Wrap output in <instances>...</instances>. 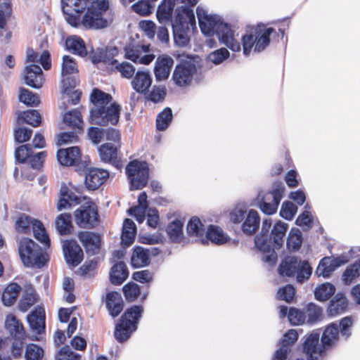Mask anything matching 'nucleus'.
<instances>
[{"instance_id": "obj_43", "label": "nucleus", "mask_w": 360, "mask_h": 360, "mask_svg": "<svg viewBox=\"0 0 360 360\" xmlns=\"http://www.w3.org/2000/svg\"><path fill=\"white\" fill-rule=\"evenodd\" d=\"M184 222L180 219L171 221L166 228L167 233L172 242L180 243L183 239Z\"/></svg>"}, {"instance_id": "obj_8", "label": "nucleus", "mask_w": 360, "mask_h": 360, "mask_svg": "<svg viewBox=\"0 0 360 360\" xmlns=\"http://www.w3.org/2000/svg\"><path fill=\"white\" fill-rule=\"evenodd\" d=\"M278 271L281 276L296 277L298 283L309 279L312 269L307 261H302L295 256H287L281 262Z\"/></svg>"}, {"instance_id": "obj_2", "label": "nucleus", "mask_w": 360, "mask_h": 360, "mask_svg": "<svg viewBox=\"0 0 360 360\" xmlns=\"http://www.w3.org/2000/svg\"><path fill=\"white\" fill-rule=\"evenodd\" d=\"M271 225V219H264L261 232L255 238V244L257 248L262 252V261L270 265H274L278 260L276 250H278L283 246L288 225L278 221L274 225L271 233H269Z\"/></svg>"}, {"instance_id": "obj_32", "label": "nucleus", "mask_w": 360, "mask_h": 360, "mask_svg": "<svg viewBox=\"0 0 360 360\" xmlns=\"http://www.w3.org/2000/svg\"><path fill=\"white\" fill-rule=\"evenodd\" d=\"M259 224L260 217L259 213L255 210H250L244 219L241 229L245 235L252 236L259 229Z\"/></svg>"}, {"instance_id": "obj_61", "label": "nucleus", "mask_w": 360, "mask_h": 360, "mask_svg": "<svg viewBox=\"0 0 360 360\" xmlns=\"http://www.w3.org/2000/svg\"><path fill=\"white\" fill-rule=\"evenodd\" d=\"M167 95V89L164 86H153L152 90L148 94L147 99L157 103L165 100Z\"/></svg>"}, {"instance_id": "obj_24", "label": "nucleus", "mask_w": 360, "mask_h": 360, "mask_svg": "<svg viewBox=\"0 0 360 360\" xmlns=\"http://www.w3.org/2000/svg\"><path fill=\"white\" fill-rule=\"evenodd\" d=\"M45 77L40 66L30 64L24 69V82L29 86L39 89L42 87Z\"/></svg>"}, {"instance_id": "obj_39", "label": "nucleus", "mask_w": 360, "mask_h": 360, "mask_svg": "<svg viewBox=\"0 0 360 360\" xmlns=\"http://www.w3.org/2000/svg\"><path fill=\"white\" fill-rule=\"evenodd\" d=\"M348 302L346 297L342 293H338L329 303L328 314L335 316L344 313L347 308Z\"/></svg>"}, {"instance_id": "obj_50", "label": "nucleus", "mask_w": 360, "mask_h": 360, "mask_svg": "<svg viewBox=\"0 0 360 360\" xmlns=\"http://www.w3.org/2000/svg\"><path fill=\"white\" fill-rule=\"evenodd\" d=\"M335 286L331 283H326L316 288L314 295L316 299L319 301H326L335 294Z\"/></svg>"}, {"instance_id": "obj_38", "label": "nucleus", "mask_w": 360, "mask_h": 360, "mask_svg": "<svg viewBox=\"0 0 360 360\" xmlns=\"http://www.w3.org/2000/svg\"><path fill=\"white\" fill-rule=\"evenodd\" d=\"M89 101L92 103L91 109L99 108L101 106H106L112 103V96L98 88H94L90 94Z\"/></svg>"}, {"instance_id": "obj_12", "label": "nucleus", "mask_w": 360, "mask_h": 360, "mask_svg": "<svg viewBox=\"0 0 360 360\" xmlns=\"http://www.w3.org/2000/svg\"><path fill=\"white\" fill-rule=\"evenodd\" d=\"M49 261L48 255L34 240L24 238V266L41 269Z\"/></svg>"}, {"instance_id": "obj_3", "label": "nucleus", "mask_w": 360, "mask_h": 360, "mask_svg": "<svg viewBox=\"0 0 360 360\" xmlns=\"http://www.w3.org/2000/svg\"><path fill=\"white\" fill-rule=\"evenodd\" d=\"M198 24L201 32L208 36L216 34L219 41L233 52L241 49V43L236 38L235 32L231 26L224 22L217 15H208L205 10L198 7L196 9Z\"/></svg>"}, {"instance_id": "obj_53", "label": "nucleus", "mask_w": 360, "mask_h": 360, "mask_svg": "<svg viewBox=\"0 0 360 360\" xmlns=\"http://www.w3.org/2000/svg\"><path fill=\"white\" fill-rule=\"evenodd\" d=\"M284 188L281 186L269 191L263 195L259 202L276 203L277 206L280 204Z\"/></svg>"}, {"instance_id": "obj_33", "label": "nucleus", "mask_w": 360, "mask_h": 360, "mask_svg": "<svg viewBox=\"0 0 360 360\" xmlns=\"http://www.w3.org/2000/svg\"><path fill=\"white\" fill-rule=\"evenodd\" d=\"M63 122L72 130L79 133L83 131L84 122L82 113L79 110L74 109L65 112L63 116Z\"/></svg>"}, {"instance_id": "obj_63", "label": "nucleus", "mask_w": 360, "mask_h": 360, "mask_svg": "<svg viewBox=\"0 0 360 360\" xmlns=\"http://www.w3.org/2000/svg\"><path fill=\"white\" fill-rule=\"evenodd\" d=\"M230 56L229 51L226 48H220L211 52L207 58L215 65H219L227 59Z\"/></svg>"}, {"instance_id": "obj_35", "label": "nucleus", "mask_w": 360, "mask_h": 360, "mask_svg": "<svg viewBox=\"0 0 360 360\" xmlns=\"http://www.w3.org/2000/svg\"><path fill=\"white\" fill-rule=\"evenodd\" d=\"M129 276V271L124 262L115 264L110 271V281L115 285H121Z\"/></svg>"}, {"instance_id": "obj_62", "label": "nucleus", "mask_w": 360, "mask_h": 360, "mask_svg": "<svg viewBox=\"0 0 360 360\" xmlns=\"http://www.w3.org/2000/svg\"><path fill=\"white\" fill-rule=\"evenodd\" d=\"M12 13L11 2L10 0H5L0 3V28L4 30L6 26V20Z\"/></svg>"}, {"instance_id": "obj_13", "label": "nucleus", "mask_w": 360, "mask_h": 360, "mask_svg": "<svg viewBox=\"0 0 360 360\" xmlns=\"http://www.w3.org/2000/svg\"><path fill=\"white\" fill-rule=\"evenodd\" d=\"M76 224L83 229H93L99 221V214L96 206L91 202L81 205L74 212Z\"/></svg>"}, {"instance_id": "obj_1", "label": "nucleus", "mask_w": 360, "mask_h": 360, "mask_svg": "<svg viewBox=\"0 0 360 360\" xmlns=\"http://www.w3.org/2000/svg\"><path fill=\"white\" fill-rule=\"evenodd\" d=\"M62 4L66 22L73 27L82 25L88 29H101L108 26L103 14L109 8L108 0H67Z\"/></svg>"}, {"instance_id": "obj_34", "label": "nucleus", "mask_w": 360, "mask_h": 360, "mask_svg": "<svg viewBox=\"0 0 360 360\" xmlns=\"http://www.w3.org/2000/svg\"><path fill=\"white\" fill-rule=\"evenodd\" d=\"M66 49L75 55L80 57L87 56V49L83 39L77 35H71L65 39Z\"/></svg>"}, {"instance_id": "obj_51", "label": "nucleus", "mask_w": 360, "mask_h": 360, "mask_svg": "<svg viewBox=\"0 0 360 360\" xmlns=\"http://www.w3.org/2000/svg\"><path fill=\"white\" fill-rule=\"evenodd\" d=\"M302 243V233L299 229H291L288 233L286 245L290 251L298 250Z\"/></svg>"}, {"instance_id": "obj_5", "label": "nucleus", "mask_w": 360, "mask_h": 360, "mask_svg": "<svg viewBox=\"0 0 360 360\" xmlns=\"http://www.w3.org/2000/svg\"><path fill=\"white\" fill-rule=\"evenodd\" d=\"M143 311L144 308L141 304H134L125 309L115 326L114 337L118 342L123 343L131 338L138 328Z\"/></svg>"}, {"instance_id": "obj_22", "label": "nucleus", "mask_w": 360, "mask_h": 360, "mask_svg": "<svg viewBox=\"0 0 360 360\" xmlns=\"http://www.w3.org/2000/svg\"><path fill=\"white\" fill-rule=\"evenodd\" d=\"M57 160L63 166L79 167L82 164V152L78 146L60 148L57 152Z\"/></svg>"}, {"instance_id": "obj_57", "label": "nucleus", "mask_w": 360, "mask_h": 360, "mask_svg": "<svg viewBox=\"0 0 360 360\" xmlns=\"http://www.w3.org/2000/svg\"><path fill=\"white\" fill-rule=\"evenodd\" d=\"M288 321L294 326L302 325L306 321V314L299 309L290 307L288 311Z\"/></svg>"}, {"instance_id": "obj_55", "label": "nucleus", "mask_w": 360, "mask_h": 360, "mask_svg": "<svg viewBox=\"0 0 360 360\" xmlns=\"http://www.w3.org/2000/svg\"><path fill=\"white\" fill-rule=\"evenodd\" d=\"M360 272V260L349 265L342 274V280L345 284H350L359 276Z\"/></svg>"}, {"instance_id": "obj_9", "label": "nucleus", "mask_w": 360, "mask_h": 360, "mask_svg": "<svg viewBox=\"0 0 360 360\" xmlns=\"http://www.w3.org/2000/svg\"><path fill=\"white\" fill-rule=\"evenodd\" d=\"M28 330L24 329V340L39 342L43 340L46 333V313L44 308L37 306L26 317Z\"/></svg>"}, {"instance_id": "obj_19", "label": "nucleus", "mask_w": 360, "mask_h": 360, "mask_svg": "<svg viewBox=\"0 0 360 360\" xmlns=\"http://www.w3.org/2000/svg\"><path fill=\"white\" fill-rule=\"evenodd\" d=\"M109 176L110 173L107 169L89 168L85 174V186L89 191H96L106 182Z\"/></svg>"}, {"instance_id": "obj_42", "label": "nucleus", "mask_w": 360, "mask_h": 360, "mask_svg": "<svg viewBox=\"0 0 360 360\" xmlns=\"http://www.w3.org/2000/svg\"><path fill=\"white\" fill-rule=\"evenodd\" d=\"M136 226L135 223L130 219H125L123 222L122 231V243L125 246L131 245L136 237Z\"/></svg>"}, {"instance_id": "obj_41", "label": "nucleus", "mask_w": 360, "mask_h": 360, "mask_svg": "<svg viewBox=\"0 0 360 360\" xmlns=\"http://www.w3.org/2000/svg\"><path fill=\"white\" fill-rule=\"evenodd\" d=\"M131 264L134 268L143 267L150 264V253L148 250L136 246L134 248Z\"/></svg>"}, {"instance_id": "obj_17", "label": "nucleus", "mask_w": 360, "mask_h": 360, "mask_svg": "<svg viewBox=\"0 0 360 360\" xmlns=\"http://www.w3.org/2000/svg\"><path fill=\"white\" fill-rule=\"evenodd\" d=\"M63 252L67 264L75 267L84 258L83 250L75 240H65L63 242Z\"/></svg>"}, {"instance_id": "obj_60", "label": "nucleus", "mask_w": 360, "mask_h": 360, "mask_svg": "<svg viewBox=\"0 0 360 360\" xmlns=\"http://www.w3.org/2000/svg\"><path fill=\"white\" fill-rule=\"evenodd\" d=\"M338 325L340 335L347 340L352 335L353 320L349 316H345L340 319V323Z\"/></svg>"}, {"instance_id": "obj_28", "label": "nucleus", "mask_w": 360, "mask_h": 360, "mask_svg": "<svg viewBox=\"0 0 360 360\" xmlns=\"http://www.w3.org/2000/svg\"><path fill=\"white\" fill-rule=\"evenodd\" d=\"M105 304L110 316L117 317L123 311L124 303L121 294L117 291H111L106 294Z\"/></svg>"}, {"instance_id": "obj_45", "label": "nucleus", "mask_w": 360, "mask_h": 360, "mask_svg": "<svg viewBox=\"0 0 360 360\" xmlns=\"http://www.w3.org/2000/svg\"><path fill=\"white\" fill-rule=\"evenodd\" d=\"M207 238L212 243L221 245L229 240V236L217 226L210 225L206 232Z\"/></svg>"}, {"instance_id": "obj_46", "label": "nucleus", "mask_w": 360, "mask_h": 360, "mask_svg": "<svg viewBox=\"0 0 360 360\" xmlns=\"http://www.w3.org/2000/svg\"><path fill=\"white\" fill-rule=\"evenodd\" d=\"M173 119L172 110L169 107L165 108L156 117V129L159 131L166 130Z\"/></svg>"}, {"instance_id": "obj_30", "label": "nucleus", "mask_w": 360, "mask_h": 360, "mask_svg": "<svg viewBox=\"0 0 360 360\" xmlns=\"http://www.w3.org/2000/svg\"><path fill=\"white\" fill-rule=\"evenodd\" d=\"M80 198L65 184H63L60 189V198L57 204L58 211L69 208L80 203Z\"/></svg>"}, {"instance_id": "obj_11", "label": "nucleus", "mask_w": 360, "mask_h": 360, "mask_svg": "<svg viewBox=\"0 0 360 360\" xmlns=\"http://www.w3.org/2000/svg\"><path fill=\"white\" fill-rule=\"evenodd\" d=\"M126 174L130 184V190L142 189L148 182V164L138 160L130 161L126 167Z\"/></svg>"}, {"instance_id": "obj_58", "label": "nucleus", "mask_w": 360, "mask_h": 360, "mask_svg": "<svg viewBox=\"0 0 360 360\" xmlns=\"http://www.w3.org/2000/svg\"><path fill=\"white\" fill-rule=\"evenodd\" d=\"M112 72H120L122 77L130 79L135 74V68L128 62L120 63L118 61Z\"/></svg>"}, {"instance_id": "obj_48", "label": "nucleus", "mask_w": 360, "mask_h": 360, "mask_svg": "<svg viewBox=\"0 0 360 360\" xmlns=\"http://www.w3.org/2000/svg\"><path fill=\"white\" fill-rule=\"evenodd\" d=\"M186 230L189 236L200 238L204 235L205 226L198 217H193L188 222Z\"/></svg>"}, {"instance_id": "obj_23", "label": "nucleus", "mask_w": 360, "mask_h": 360, "mask_svg": "<svg viewBox=\"0 0 360 360\" xmlns=\"http://www.w3.org/2000/svg\"><path fill=\"white\" fill-rule=\"evenodd\" d=\"M348 262L349 259L347 257L344 255H340L335 258L325 257L320 261L316 268V274L319 276H323V278L329 277L336 268Z\"/></svg>"}, {"instance_id": "obj_4", "label": "nucleus", "mask_w": 360, "mask_h": 360, "mask_svg": "<svg viewBox=\"0 0 360 360\" xmlns=\"http://www.w3.org/2000/svg\"><path fill=\"white\" fill-rule=\"evenodd\" d=\"M273 33H276L275 29L263 23L248 27L241 37L243 54L250 55L252 49L255 52L264 51L270 44V37Z\"/></svg>"}, {"instance_id": "obj_16", "label": "nucleus", "mask_w": 360, "mask_h": 360, "mask_svg": "<svg viewBox=\"0 0 360 360\" xmlns=\"http://www.w3.org/2000/svg\"><path fill=\"white\" fill-rule=\"evenodd\" d=\"M302 348L304 352L309 356L308 360H317L318 356H323L327 351L322 348V343L319 344L320 333L316 330L306 335Z\"/></svg>"}, {"instance_id": "obj_49", "label": "nucleus", "mask_w": 360, "mask_h": 360, "mask_svg": "<svg viewBox=\"0 0 360 360\" xmlns=\"http://www.w3.org/2000/svg\"><path fill=\"white\" fill-rule=\"evenodd\" d=\"M39 300V295L34 286L30 283L24 285V312L35 304Z\"/></svg>"}, {"instance_id": "obj_36", "label": "nucleus", "mask_w": 360, "mask_h": 360, "mask_svg": "<svg viewBox=\"0 0 360 360\" xmlns=\"http://www.w3.org/2000/svg\"><path fill=\"white\" fill-rule=\"evenodd\" d=\"M122 292L127 302H134L139 297L144 302L148 296L147 292L141 293L140 286L134 282H129L122 287Z\"/></svg>"}, {"instance_id": "obj_20", "label": "nucleus", "mask_w": 360, "mask_h": 360, "mask_svg": "<svg viewBox=\"0 0 360 360\" xmlns=\"http://www.w3.org/2000/svg\"><path fill=\"white\" fill-rule=\"evenodd\" d=\"M77 237L87 255H95L99 253L101 247V237L98 233L82 231L78 233Z\"/></svg>"}, {"instance_id": "obj_37", "label": "nucleus", "mask_w": 360, "mask_h": 360, "mask_svg": "<svg viewBox=\"0 0 360 360\" xmlns=\"http://www.w3.org/2000/svg\"><path fill=\"white\" fill-rule=\"evenodd\" d=\"M55 226L60 236H67L72 233L74 226L70 213H61L55 220Z\"/></svg>"}, {"instance_id": "obj_7", "label": "nucleus", "mask_w": 360, "mask_h": 360, "mask_svg": "<svg viewBox=\"0 0 360 360\" xmlns=\"http://www.w3.org/2000/svg\"><path fill=\"white\" fill-rule=\"evenodd\" d=\"M179 58L172 73V80L179 87H186L191 84L193 77L198 71L197 56L184 54Z\"/></svg>"}, {"instance_id": "obj_26", "label": "nucleus", "mask_w": 360, "mask_h": 360, "mask_svg": "<svg viewBox=\"0 0 360 360\" xmlns=\"http://www.w3.org/2000/svg\"><path fill=\"white\" fill-rule=\"evenodd\" d=\"M320 339L322 343V348L330 350L335 347L340 339V331L338 323L333 322L327 325Z\"/></svg>"}, {"instance_id": "obj_47", "label": "nucleus", "mask_w": 360, "mask_h": 360, "mask_svg": "<svg viewBox=\"0 0 360 360\" xmlns=\"http://www.w3.org/2000/svg\"><path fill=\"white\" fill-rule=\"evenodd\" d=\"M148 46H141L139 44H129L124 48V58L128 59L135 63L139 58L143 51H148Z\"/></svg>"}, {"instance_id": "obj_21", "label": "nucleus", "mask_w": 360, "mask_h": 360, "mask_svg": "<svg viewBox=\"0 0 360 360\" xmlns=\"http://www.w3.org/2000/svg\"><path fill=\"white\" fill-rule=\"evenodd\" d=\"M30 227L32 229L34 238L49 248L50 246V239L43 223L38 219L24 214V233H28Z\"/></svg>"}, {"instance_id": "obj_29", "label": "nucleus", "mask_w": 360, "mask_h": 360, "mask_svg": "<svg viewBox=\"0 0 360 360\" xmlns=\"http://www.w3.org/2000/svg\"><path fill=\"white\" fill-rule=\"evenodd\" d=\"M25 154L24 155V165L39 171L43 166L46 153L45 151L34 153L30 143L24 144Z\"/></svg>"}, {"instance_id": "obj_14", "label": "nucleus", "mask_w": 360, "mask_h": 360, "mask_svg": "<svg viewBox=\"0 0 360 360\" xmlns=\"http://www.w3.org/2000/svg\"><path fill=\"white\" fill-rule=\"evenodd\" d=\"M5 327L13 339L12 355L15 358L20 357L22 349V323L14 315L8 314L6 318Z\"/></svg>"}, {"instance_id": "obj_31", "label": "nucleus", "mask_w": 360, "mask_h": 360, "mask_svg": "<svg viewBox=\"0 0 360 360\" xmlns=\"http://www.w3.org/2000/svg\"><path fill=\"white\" fill-rule=\"evenodd\" d=\"M151 84L152 77L148 72L139 70L131 80L133 89L139 94H147Z\"/></svg>"}, {"instance_id": "obj_59", "label": "nucleus", "mask_w": 360, "mask_h": 360, "mask_svg": "<svg viewBox=\"0 0 360 360\" xmlns=\"http://www.w3.org/2000/svg\"><path fill=\"white\" fill-rule=\"evenodd\" d=\"M322 309L312 302L307 304L306 306L305 314L309 323H314L319 321L322 316Z\"/></svg>"}, {"instance_id": "obj_27", "label": "nucleus", "mask_w": 360, "mask_h": 360, "mask_svg": "<svg viewBox=\"0 0 360 360\" xmlns=\"http://www.w3.org/2000/svg\"><path fill=\"white\" fill-rule=\"evenodd\" d=\"M174 65V60L167 55H161L158 57L155 63L154 73L158 81L167 79Z\"/></svg>"}, {"instance_id": "obj_56", "label": "nucleus", "mask_w": 360, "mask_h": 360, "mask_svg": "<svg viewBox=\"0 0 360 360\" xmlns=\"http://www.w3.org/2000/svg\"><path fill=\"white\" fill-rule=\"evenodd\" d=\"M133 11L142 16H146L153 13L154 6L150 0H140L131 6Z\"/></svg>"}, {"instance_id": "obj_25", "label": "nucleus", "mask_w": 360, "mask_h": 360, "mask_svg": "<svg viewBox=\"0 0 360 360\" xmlns=\"http://www.w3.org/2000/svg\"><path fill=\"white\" fill-rule=\"evenodd\" d=\"M118 50L116 48L110 49H100L91 54V61L94 64L103 63L107 68L112 71L115 66L117 64L118 60L115 57L117 55Z\"/></svg>"}, {"instance_id": "obj_18", "label": "nucleus", "mask_w": 360, "mask_h": 360, "mask_svg": "<svg viewBox=\"0 0 360 360\" xmlns=\"http://www.w3.org/2000/svg\"><path fill=\"white\" fill-rule=\"evenodd\" d=\"M101 161L112 165L117 169L123 167L122 158L118 154V148L111 143H105L98 148Z\"/></svg>"}, {"instance_id": "obj_44", "label": "nucleus", "mask_w": 360, "mask_h": 360, "mask_svg": "<svg viewBox=\"0 0 360 360\" xmlns=\"http://www.w3.org/2000/svg\"><path fill=\"white\" fill-rule=\"evenodd\" d=\"M175 6V0H163L157 10V18L160 22L171 20Z\"/></svg>"}, {"instance_id": "obj_15", "label": "nucleus", "mask_w": 360, "mask_h": 360, "mask_svg": "<svg viewBox=\"0 0 360 360\" xmlns=\"http://www.w3.org/2000/svg\"><path fill=\"white\" fill-rule=\"evenodd\" d=\"M79 72L77 61L72 57L65 55L63 57L61 75L63 87L65 92L74 89L78 84V79L75 76Z\"/></svg>"}, {"instance_id": "obj_10", "label": "nucleus", "mask_w": 360, "mask_h": 360, "mask_svg": "<svg viewBox=\"0 0 360 360\" xmlns=\"http://www.w3.org/2000/svg\"><path fill=\"white\" fill-rule=\"evenodd\" d=\"M120 111L121 107L116 102L99 108L90 109L89 121L92 124L101 127L116 125L120 120Z\"/></svg>"}, {"instance_id": "obj_64", "label": "nucleus", "mask_w": 360, "mask_h": 360, "mask_svg": "<svg viewBox=\"0 0 360 360\" xmlns=\"http://www.w3.org/2000/svg\"><path fill=\"white\" fill-rule=\"evenodd\" d=\"M24 122L37 127L41 122V117L37 110H24Z\"/></svg>"}, {"instance_id": "obj_6", "label": "nucleus", "mask_w": 360, "mask_h": 360, "mask_svg": "<svg viewBox=\"0 0 360 360\" xmlns=\"http://www.w3.org/2000/svg\"><path fill=\"white\" fill-rule=\"evenodd\" d=\"M189 25H195L193 9L185 6L178 8L172 22L174 41L177 46L184 48L190 46Z\"/></svg>"}, {"instance_id": "obj_54", "label": "nucleus", "mask_w": 360, "mask_h": 360, "mask_svg": "<svg viewBox=\"0 0 360 360\" xmlns=\"http://www.w3.org/2000/svg\"><path fill=\"white\" fill-rule=\"evenodd\" d=\"M44 356V349L42 347L31 343L26 346L24 353L25 360H42Z\"/></svg>"}, {"instance_id": "obj_52", "label": "nucleus", "mask_w": 360, "mask_h": 360, "mask_svg": "<svg viewBox=\"0 0 360 360\" xmlns=\"http://www.w3.org/2000/svg\"><path fill=\"white\" fill-rule=\"evenodd\" d=\"M295 295V289L291 284H287L281 288H279L276 298L278 300L285 301L287 303H291L293 302Z\"/></svg>"}, {"instance_id": "obj_40", "label": "nucleus", "mask_w": 360, "mask_h": 360, "mask_svg": "<svg viewBox=\"0 0 360 360\" xmlns=\"http://www.w3.org/2000/svg\"><path fill=\"white\" fill-rule=\"evenodd\" d=\"M22 290L20 285L11 283L4 289L1 295V301L4 305L11 307L15 304Z\"/></svg>"}]
</instances>
